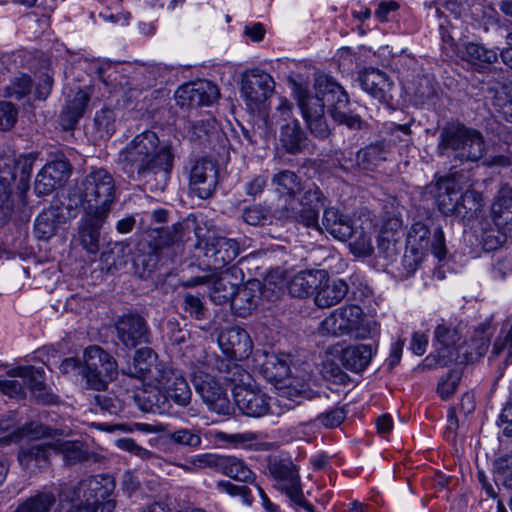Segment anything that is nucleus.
Segmentation results:
<instances>
[{"label": "nucleus", "mask_w": 512, "mask_h": 512, "mask_svg": "<svg viewBox=\"0 0 512 512\" xmlns=\"http://www.w3.org/2000/svg\"><path fill=\"white\" fill-rule=\"evenodd\" d=\"M507 238H510V235L497 227L496 229L485 231L482 236L483 248L486 251L497 250L506 242Z\"/></svg>", "instance_id": "nucleus-60"}, {"label": "nucleus", "mask_w": 512, "mask_h": 512, "mask_svg": "<svg viewBox=\"0 0 512 512\" xmlns=\"http://www.w3.org/2000/svg\"><path fill=\"white\" fill-rule=\"evenodd\" d=\"M349 286L342 279L325 278L317 287L315 304L320 308H328L341 302L347 295Z\"/></svg>", "instance_id": "nucleus-32"}, {"label": "nucleus", "mask_w": 512, "mask_h": 512, "mask_svg": "<svg viewBox=\"0 0 512 512\" xmlns=\"http://www.w3.org/2000/svg\"><path fill=\"white\" fill-rule=\"evenodd\" d=\"M32 79L29 75L21 74L14 77L10 84L4 88V96L20 100L27 96L32 89Z\"/></svg>", "instance_id": "nucleus-50"}, {"label": "nucleus", "mask_w": 512, "mask_h": 512, "mask_svg": "<svg viewBox=\"0 0 512 512\" xmlns=\"http://www.w3.org/2000/svg\"><path fill=\"white\" fill-rule=\"evenodd\" d=\"M54 452L53 442L23 445L18 452V461L24 469H44L49 465V457Z\"/></svg>", "instance_id": "nucleus-30"}, {"label": "nucleus", "mask_w": 512, "mask_h": 512, "mask_svg": "<svg viewBox=\"0 0 512 512\" xmlns=\"http://www.w3.org/2000/svg\"><path fill=\"white\" fill-rule=\"evenodd\" d=\"M462 372L458 369L451 370L446 379L442 380L437 387V392L444 400L450 398L456 391L461 380Z\"/></svg>", "instance_id": "nucleus-59"}, {"label": "nucleus", "mask_w": 512, "mask_h": 512, "mask_svg": "<svg viewBox=\"0 0 512 512\" xmlns=\"http://www.w3.org/2000/svg\"><path fill=\"white\" fill-rule=\"evenodd\" d=\"M93 395L94 403L103 412L109 414H118L123 406L122 402L113 395L111 392H107V388L102 391H95Z\"/></svg>", "instance_id": "nucleus-54"}, {"label": "nucleus", "mask_w": 512, "mask_h": 512, "mask_svg": "<svg viewBox=\"0 0 512 512\" xmlns=\"http://www.w3.org/2000/svg\"><path fill=\"white\" fill-rule=\"evenodd\" d=\"M362 89L381 103L389 104L393 99L394 84L383 71L369 68L358 76Z\"/></svg>", "instance_id": "nucleus-26"}, {"label": "nucleus", "mask_w": 512, "mask_h": 512, "mask_svg": "<svg viewBox=\"0 0 512 512\" xmlns=\"http://www.w3.org/2000/svg\"><path fill=\"white\" fill-rule=\"evenodd\" d=\"M279 140L289 154L300 153L308 146L306 132L296 119L281 125Z\"/></svg>", "instance_id": "nucleus-35"}, {"label": "nucleus", "mask_w": 512, "mask_h": 512, "mask_svg": "<svg viewBox=\"0 0 512 512\" xmlns=\"http://www.w3.org/2000/svg\"><path fill=\"white\" fill-rule=\"evenodd\" d=\"M9 377H18L23 380L25 388L38 399L46 401L43 372L33 366H19L7 372Z\"/></svg>", "instance_id": "nucleus-36"}, {"label": "nucleus", "mask_w": 512, "mask_h": 512, "mask_svg": "<svg viewBox=\"0 0 512 512\" xmlns=\"http://www.w3.org/2000/svg\"><path fill=\"white\" fill-rule=\"evenodd\" d=\"M267 468L276 481L274 487L286 495L291 504L307 512H315L314 506L304 496L299 470L292 460L273 457L269 459Z\"/></svg>", "instance_id": "nucleus-6"}, {"label": "nucleus", "mask_w": 512, "mask_h": 512, "mask_svg": "<svg viewBox=\"0 0 512 512\" xmlns=\"http://www.w3.org/2000/svg\"><path fill=\"white\" fill-rule=\"evenodd\" d=\"M506 352L505 362L508 363L512 359V325L511 328L502 337L499 336L493 346L492 354L495 356Z\"/></svg>", "instance_id": "nucleus-64"}, {"label": "nucleus", "mask_w": 512, "mask_h": 512, "mask_svg": "<svg viewBox=\"0 0 512 512\" xmlns=\"http://www.w3.org/2000/svg\"><path fill=\"white\" fill-rule=\"evenodd\" d=\"M497 58L496 51L481 44L469 42L464 46V59L475 66L484 67L496 62Z\"/></svg>", "instance_id": "nucleus-48"}, {"label": "nucleus", "mask_w": 512, "mask_h": 512, "mask_svg": "<svg viewBox=\"0 0 512 512\" xmlns=\"http://www.w3.org/2000/svg\"><path fill=\"white\" fill-rule=\"evenodd\" d=\"M354 234L357 236L355 240L350 243L352 253L362 257L370 256L374 251L372 233L369 229H365L364 227H360V229L355 227L353 235Z\"/></svg>", "instance_id": "nucleus-52"}, {"label": "nucleus", "mask_w": 512, "mask_h": 512, "mask_svg": "<svg viewBox=\"0 0 512 512\" xmlns=\"http://www.w3.org/2000/svg\"><path fill=\"white\" fill-rule=\"evenodd\" d=\"M435 338L441 348L438 349L436 354H431L425 359L426 365L429 367L433 365L444 367L452 361H456L458 348L456 349L455 345L460 339L457 329L439 324L435 329Z\"/></svg>", "instance_id": "nucleus-21"}, {"label": "nucleus", "mask_w": 512, "mask_h": 512, "mask_svg": "<svg viewBox=\"0 0 512 512\" xmlns=\"http://www.w3.org/2000/svg\"><path fill=\"white\" fill-rule=\"evenodd\" d=\"M174 154L169 145H161L157 133L145 130L133 137L118 154V163L122 170L130 175L136 174L146 183L160 176L163 189L172 170Z\"/></svg>", "instance_id": "nucleus-2"}, {"label": "nucleus", "mask_w": 512, "mask_h": 512, "mask_svg": "<svg viewBox=\"0 0 512 512\" xmlns=\"http://www.w3.org/2000/svg\"><path fill=\"white\" fill-rule=\"evenodd\" d=\"M372 355L373 350L371 345H352L342 351L341 361L346 369L358 373L369 365Z\"/></svg>", "instance_id": "nucleus-38"}, {"label": "nucleus", "mask_w": 512, "mask_h": 512, "mask_svg": "<svg viewBox=\"0 0 512 512\" xmlns=\"http://www.w3.org/2000/svg\"><path fill=\"white\" fill-rule=\"evenodd\" d=\"M94 123L102 135L110 137L116 130V113L112 109L104 108L98 111L94 118Z\"/></svg>", "instance_id": "nucleus-56"}, {"label": "nucleus", "mask_w": 512, "mask_h": 512, "mask_svg": "<svg viewBox=\"0 0 512 512\" xmlns=\"http://www.w3.org/2000/svg\"><path fill=\"white\" fill-rule=\"evenodd\" d=\"M60 185V181L52 175L50 168L43 167L36 176L34 190L38 195H49Z\"/></svg>", "instance_id": "nucleus-55"}, {"label": "nucleus", "mask_w": 512, "mask_h": 512, "mask_svg": "<svg viewBox=\"0 0 512 512\" xmlns=\"http://www.w3.org/2000/svg\"><path fill=\"white\" fill-rule=\"evenodd\" d=\"M83 210L109 214L116 202V183L106 169H92L80 185Z\"/></svg>", "instance_id": "nucleus-4"}, {"label": "nucleus", "mask_w": 512, "mask_h": 512, "mask_svg": "<svg viewBox=\"0 0 512 512\" xmlns=\"http://www.w3.org/2000/svg\"><path fill=\"white\" fill-rule=\"evenodd\" d=\"M325 276L326 272L324 270L301 271L288 282V291L293 297H306L317 291V287H319Z\"/></svg>", "instance_id": "nucleus-34"}, {"label": "nucleus", "mask_w": 512, "mask_h": 512, "mask_svg": "<svg viewBox=\"0 0 512 512\" xmlns=\"http://www.w3.org/2000/svg\"><path fill=\"white\" fill-rule=\"evenodd\" d=\"M218 472L240 482L253 483L255 479L252 470L235 456H222Z\"/></svg>", "instance_id": "nucleus-42"}, {"label": "nucleus", "mask_w": 512, "mask_h": 512, "mask_svg": "<svg viewBox=\"0 0 512 512\" xmlns=\"http://www.w3.org/2000/svg\"><path fill=\"white\" fill-rule=\"evenodd\" d=\"M217 128L216 120L210 116L190 124L191 137L202 140L214 133Z\"/></svg>", "instance_id": "nucleus-58"}, {"label": "nucleus", "mask_w": 512, "mask_h": 512, "mask_svg": "<svg viewBox=\"0 0 512 512\" xmlns=\"http://www.w3.org/2000/svg\"><path fill=\"white\" fill-rule=\"evenodd\" d=\"M386 158L387 150L383 143L371 144L357 152L355 167L359 171H373Z\"/></svg>", "instance_id": "nucleus-41"}, {"label": "nucleus", "mask_w": 512, "mask_h": 512, "mask_svg": "<svg viewBox=\"0 0 512 512\" xmlns=\"http://www.w3.org/2000/svg\"><path fill=\"white\" fill-rule=\"evenodd\" d=\"M292 89L302 116L311 134L319 139L327 138L331 130L325 118V107L332 119L349 129L363 128L361 117L350 109L349 96L344 88L327 75L315 79V94L307 86L292 81Z\"/></svg>", "instance_id": "nucleus-1"}, {"label": "nucleus", "mask_w": 512, "mask_h": 512, "mask_svg": "<svg viewBox=\"0 0 512 512\" xmlns=\"http://www.w3.org/2000/svg\"><path fill=\"white\" fill-rule=\"evenodd\" d=\"M321 332L332 336L354 334L356 338H365L368 329L363 324V311L357 305L339 308L321 323Z\"/></svg>", "instance_id": "nucleus-12"}, {"label": "nucleus", "mask_w": 512, "mask_h": 512, "mask_svg": "<svg viewBox=\"0 0 512 512\" xmlns=\"http://www.w3.org/2000/svg\"><path fill=\"white\" fill-rule=\"evenodd\" d=\"M217 488L231 497H240L247 506H251L254 501L251 491L246 485H235L230 481H219L217 482Z\"/></svg>", "instance_id": "nucleus-57"}, {"label": "nucleus", "mask_w": 512, "mask_h": 512, "mask_svg": "<svg viewBox=\"0 0 512 512\" xmlns=\"http://www.w3.org/2000/svg\"><path fill=\"white\" fill-rule=\"evenodd\" d=\"M195 248L203 252L210 270H219L229 265L239 255L240 247L235 239L219 235L197 237Z\"/></svg>", "instance_id": "nucleus-13"}, {"label": "nucleus", "mask_w": 512, "mask_h": 512, "mask_svg": "<svg viewBox=\"0 0 512 512\" xmlns=\"http://www.w3.org/2000/svg\"><path fill=\"white\" fill-rule=\"evenodd\" d=\"M167 437L176 445L187 446L193 449L198 448L202 443L199 429L181 428L169 433Z\"/></svg>", "instance_id": "nucleus-51"}, {"label": "nucleus", "mask_w": 512, "mask_h": 512, "mask_svg": "<svg viewBox=\"0 0 512 512\" xmlns=\"http://www.w3.org/2000/svg\"><path fill=\"white\" fill-rule=\"evenodd\" d=\"M18 111L11 102H0V131L11 129L17 120Z\"/></svg>", "instance_id": "nucleus-63"}, {"label": "nucleus", "mask_w": 512, "mask_h": 512, "mask_svg": "<svg viewBox=\"0 0 512 512\" xmlns=\"http://www.w3.org/2000/svg\"><path fill=\"white\" fill-rule=\"evenodd\" d=\"M282 397L301 404L303 400L321 399L326 400V395L315 392L304 377L288 376L279 386H277Z\"/></svg>", "instance_id": "nucleus-29"}, {"label": "nucleus", "mask_w": 512, "mask_h": 512, "mask_svg": "<svg viewBox=\"0 0 512 512\" xmlns=\"http://www.w3.org/2000/svg\"><path fill=\"white\" fill-rule=\"evenodd\" d=\"M156 359L157 355L151 348H140L134 354L133 369L129 368L126 373L131 377L155 383L157 379L163 378V373L168 367L163 362H156Z\"/></svg>", "instance_id": "nucleus-24"}, {"label": "nucleus", "mask_w": 512, "mask_h": 512, "mask_svg": "<svg viewBox=\"0 0 512 512\" xmlns=\"http://www.w3.org/2000/svg\"><path fill=\"white\" fill-rule=\"evenodd\" d=\"M275 82L266 72L254 69L242 76V95L250 109H258L273 94Z\"/></svg>", "instance_id": "nucleus-16"}, {"label": "nucleus", "mask_w": 512, "mask_h": 512, "mask_svg": "<svg viewBox=\"0 0 512 512\" xmlns=\"http://www.w3.org/2000/svg\"><path fill=\"white\" fill-rule=\"evenodd\" d=\"M242 282V271L235 265L222 271L218 276L209 274L191 277L183 282L184 287H195L212 283L211 300L217 304H232L239 285Z\"/></svg>", "instance_id": "nucleus-11"}, {"label": "nucleus", "mask_w": 512, "mask_h": 512, "mask_svg": "<svg viewBox=\"0 0 512 512\" xmlns=\"http://www.w3.org/2000/svg\"><path fill=\"white\" fill-rule=\"evenodd\" d=\"M495 226L503 229L512 238V189L503 186L491 206Z\"/></svg>", "instance_id": "nucleus-31"}, {"label": "nucleus", "mask_w": 512, "mask_h": 512, "mask_svg": "<svg viewBox=\"0 0 512 512\" xmlns=\"http://www.w3.org/2000/svg\"><path fill=\"white\" fill-rule=\"evenodd\" d=\"M190 188L201 199L213 195L218 184V167L216 163L207 158L194 162L190 170Z\"/></svg>", "instance_id": "nucleus-17"}, {"label": "nucleus", "mask_w": 512, "mask_h": 512, "mask_svg": "<svg viewBox=\"0 0 512 512\" xmlns=\"http://www.w3.org/2000/svg\"><path fill=\"white\" fill-rule=\"evenodd\" d=\"M90 89H78L67 95L59 116V124L63 130H72L85 114L90 102Z\"/></svg>", "instance_id": "nucleus-27"}, {"label": "nucleus", "mask_w": 512, "mask_h": 512, "mask_svg": "<svg viewBox=\"0 0 512 512\" xmlns=\"http://www.w3.org/2000/svg\"><path fill=\"white\" fill-rule=\"evenodd\" d=\"M36 155L29 153L18 158L0 157V210L6 215L12 210L11 185L18 178L27 187Z\"/></svg>", "instance_id": "nucleus-9"}, {"label": "nucleus", "mask_w": 512, "mask_h": 512, "mask_svg": "<svg viewBox=\"0 0 512 512\" xmlns=\"http://www.w3.org/2000/svg\"><path fill=\"white\" fill-rule=\"evenodd\" d=\"M80 489L85 504L72 505L65 512H112L114 510L115 501L109 498L115 489L112 476L102 474L88 477L80 481Z\"/></svg>", "instance_id": "nucleus-8"}, {"label": "nucleus", "mask_w": 512, "mask_h": 512, "mask_svg": "<svg viewBox=\"0 0 512 512\" xmlns=\"http://www.w3.org/2000/svg\"><path fill=\"white\" fill-rule=\"evenodd\" d=\"M161 257L151 249L147 253L139 254L134 259L135 273L142 279L148 278L156 269Z\"/></svg>", "instance_id": "nucleus-53"}, {"label": "nucleus", "mask_w": 512, "mask_h": 512, "mask_svg": "<svg viewBox=\"0 0 512 512\" xmlns=\"http://www.w3.org/2000/svg\"><path fill=\"white\" fill-rule=\"evenodd\" d=\"M82 377L86 389L102 391L108 387V382L117 375L115 359L99 346H90L83 355Z\"/></svg>", "instance_id": "nucleus-10"}, {"label": "nucleus", "mask_w": 512, "mask_h": 512, "mask_svg": "<svg viewBox=\"0 0 512 512\" xmlns=\"http://www.w3.org/2000/svg\"><path fill=\"white\" fill-rule=\"evenodd\" d=\"M226 379L234 383L233 396L238 409L250 417H262L270 412L271 398L259 389L249 386L251 379L240 366L234 365Z\"/></svg>", "instance_id": "nucleus-7"}, {"label": "nucleus", "mask_w": 512, "mask_h": 512, "mask_svg": "<svg viewBox=\"0 0 512 512\" xmlns=\"http://www.w3.org/2000/svg\"><path fill=\"white\" fill-rule=\"evenodd\" d=\"M136 406L144 413L165 414L169 412L171 404L166 401L161 389L147 387L137 390L133 395Z\"/></svg>", "instance_id": "nucleus-33"}, {"label": "nucleus", "mask_w": 512, "mask_h": 512, "mask_svg": "<svg viewBox=\"0 0 512 512\" xmlns=\"http://www.w3.org/2000/svg\"><path fill=\"white\" fill-rule=\"evenodd\" d=\"M486 141L483 134L462 122H447L439 131L437 154L449 159L453 167L467 163H476L486 153Z\"/></svg>", "instance_id": "nucleus-3"}, {"label": "nucleus", "mask_w": 512, "mask_h": 512, "mask_svg": "<svg viewBox=\"0 0 512 512\" xmlns=\"http://www.w3.org/2000/svg\"><path fill=\"white\" fill-rule=\"evenodd\" d=\"M262 370L267 379L275 381L279 386L288 377L289 366L285 360L272 354L266 356Z\"/></svg>", "instance_id": "nucleus-49"}, {"label": "nucleus", "mask_w": 512, "mask_h": 512, "mask_svg": "<svg viewBox=\"0 0 512 512\" xmlns=\"http://www.w3.org/2000/svg\"><path fill=\"white\" fill-rule=\"evenodd\" d=\"M60 223L59 209L50 207L38 215L35 221L34 231L39 239L48 240L57 230Z\"/></svg>", "instance_id": "nucleus-43"}, {"label": "nucleus", "mask_w": 512, "mask_h": 512, "mask_svg": "<svg viewBox=\"0 0 512 512\" xmlns=\"http://www.w3.org/2000/svg\"><path fill=\"white\" fill-rule=\"evenodd\" d=\"M55 503L53 491H38L20 503L14 512H50Z\"/></svg>", "instance_id": "nucleus-45"}, {"label": "nucleus", "mask_w": 512, "mask_h": 512, "mask_svg": "<svg viewBox=\"0 0 512 512\" xmlns=\"http://www.w3.org/2000/svg\"><path fill=\"white\" fill-rule=\"evenodd\" d=\"M56 491L60 502L74 503L79 501L78 504H85L82 490L80 489V482L77 485L67 483L59 484Z\"/></svg>", "instance_id": "nucleus-61"}, {"label": "nucleus", "mask_w": 512, "mask_h": 512, "mask_svg": "<svg viewBox=\"0 0 512 512\" xmlns=\"http://www.w3.org/2000/svg\"><path fill=\"white\" fill-rule=\"evenodd\" d=\"M192 383L209 410L220 415H228L231 404L227 394L210 374L197 371L192 375Z\"/></svg>", "instance_id": "nucleus-15"}, {"label": "nucleus", "mask_w": 512, "mask_h": 512, "mask_svg": "<svg viewBox=\"0 0 512 512\" xmlns=\"http://www.w3.org/2000/svg\"><path fill=\"white\" fill-rule=\"evenodd\" d=\"M483 207L482 194L476 190H466L461 192L459 202L457 205V216L465 218L477 217Z\"/></svg>", "instance_id": "nucleus-46"}, {"label": "nucleus", "mask_w": 512, "mask_h": 512, "mask_svg": "<svg viewBox=\"0 0 512 512\" xmlns=\"http://www.w3.org/2000/svg\"><path fill=\"white\" fill-rule=\"evenodd\" d=\"M275 213L280 219L294 220L306 227H314L318 230L321 229V226H319L318 223V207L301 206V209H295L293 205H285L282 208L277 209Z\"/></svg>", "instance_id": "nucleus-39"}, {"label": "nucleus", "mask_w": 512, "mask_h": 512, "mask_svg": "<svg viewBox=\"0 0 512 512\" xmlns=\"http://www.w3.org/2000/svg\"><path fill=\"white\" fill-rule=\"evenodd\" d=\"M489 340L481 333L479 337L472 339L468 344L458 347L456 362H473L482 357L488 350Z\"/></svg>", "instance_id": "nucleus-47"}, {"label": "nucleus", "mask_w": 512, "mask_h": 512, "mask_svg": "<svg viewBox=\"0 0 512 512\" xmlns=\"http://www.w3.org/2000/svg\"><path fill=\"white\" fill-rule=\"evenodd\" d=\"M201 229L189 218L167 228H154L148 231L146 242L149 248L160 257L172 259L181 252L186 241L194 233L199 237Z\"/></svg>", "instance_id": "nucleus-5"}, {"label": "nucleus", "mask_w": 512, "mask_h": 512, "mask_svg": "<svg viewBox=\"0 0 512 512\" xmlns=\"http://www.w3.org/2000/svg\"><path fill=\"white\" fill-rule=\"evenodd\" d=\"M260 293L261 284L257 280L249 281L243 286L239 285L231 307L237 311L238 315L244 317L257 306Z\"/></svg>", "instance_id": "nucleus-37"}, {"label": "nucleus", "mask_w": 512, "mask_h": 512, "mask_svg": "<svg viewBox=\"0 0 512 512\" xmlns=\"http://www.w3.org/2000/svg\"><path fill=\"white\" fill-rule=\"evenodd\" d=\"M422 222H416L410 228L407 236V246L415 255H423L424 251L431 249L432 254L442 260L447 255V248L445 244V236L441 226H436L432 232Z\"/></svg>", "instance_id": "nucleus-14"}, {"label": "nucleus", "mask_w": 512, "mask_h": 512, "mask_svg": "<svg viewBox=\"0 0 512 512\" xmlns=\"http://www.w3.org/2000/svg\"><path fill=\"white\" fill-rule=\"evenodd\" d=\"M218 343L223 353L235 360L247 358L252 351L249 334L239 326L222 330L218 336Z\"/></svg>", "instance_id": "nucleus-25"}, {"label": "nucleus", "mask_w": 512, "mask_h": 512, "mask_svg": "<svg viewBox=\"0 0 512 512\" xmlns=\"http://www.w3.org/2000/svg\"><path fill=\"white\" fill-rule=\"evenodd\" d=\"M109 214L84 210L78 227V238L83 249L90 254L99 251L100 231Z\"/></svg>", "instance_id": "nucleus-22"}, {"label": "nucleus", "mask_w": 512, "mask_h": 512, "mask_svg": "<svg viewBox=\"0 0 512 512\" xmlns=\"http://www.w3.org/2000/svg\"><path fill=\"white\" fill-rule=\"evenodd\" d=\"M218 98V87L209 81L185 84L175 92L177 105L187 108L210 105Z\"/></svg>", "instance_id": "nucleus-19"}, {"label": "nucleus", "mask_w": 512, "mask_h": 512, "mask_svg": "<svg viewBox=\"0 0 512 512\" xmlns=\"http://www.w3.org/2000/svg\"><path fill=\"white\" fill-rule=\"evenodd\" d=\"M320 230H325L337 240L347 241L353 236L355 227L348 215L335 207H328L324 209Z\"/></svg>", "instance_id": "nucleus-28"}, {"label": "nucleus", "mask_w": 512, "mask_h": 512, "mask_svg": "<svg viewBox=\"0 0 512 512\" xmlns=\"http://www.w3.org/2000/svg\"><path fill=\"white\" fill-rule=\"evenodd\" d=\"M115 330L118 340L126 348L131 349L149 342L148 325L139 314L129 313L119 317L115 322Z\"/></svg>", "instance_id": "nucleus-18"}, {"label": "nucleus", "mask_w": 512, "mask_h": 512, "mask_svg": "<svg viewBox=\"0 0 512 512\" xmlns=\"http://www.w3.org/2000/svg\"><path fill=\"white\" fill-rule=\"evenodd\" d=\"M272 183L276 186L277 192L290 197L285 204L288 206L293 205L295 203L294 196L305 189L299 176L290 170H283L275 174Z\"/></svg>", "instance_id": "nucleus-40"}, {"label": "nucleus", "mask_w": 512, "mask_h": 512, "mask_svg": "<svg viewBox=\"0 0 512 512\" xmlns=\"http://www.w3.org/2000/svg\"><path fill=\"white\" fill-rule=\"evenodd\" d=\"M270 211L261 205H254L244 209L243 220L253 226L264 224L268 220Z\"/></svg>", "instance_id": "nucleus-62"}, {"label": "nucleus", "mask_w": 512, "mask_h": 512, "mask_svg": "<svg viewBox=\"0 0 512 512\" xmlns=\"http://www.w3.org/2000/svg\"><path fill=\"white\" fill-rule=\"evenodd\" d=\"M54 452L63 455V460L67 465H75L77 463L88 460L89 454L84 449V445L78 441H53Z\"/></svg>", "instance_id": "nucleus-44"}, {"label": "nucleus", "mask_w": 512, "mask_h": 512, "mask_svg": "<svg viewBox=\"0 0 512 512\" xmlns=\"http://www.w3.org/2000/svg\"><path fill=\"white\" fill-rule=\"evenodd\" d=\"M458 173L440 178L435 185V198L438 209L445 215H455L460 194L464 185Z\"/></svg>", "instance_id": "nucleus-23"}, {"label": "nucleus", "mask_w": 512, "mask_h": 512, "mask_svg": "<svg viewBox=\"0 0 512 512\" xmlns=\"http://www.w3.org/2000/svg\"><path fill=\"white\" fill-rule=\"evenodd\" d=\"M155 383L162 388L163 396L168 403L173 402L179 407H187L192 400V392L187 380L178 371L168 366Z\"/></svg>", "instance_id": "nucleus-20"}]
</instances>
